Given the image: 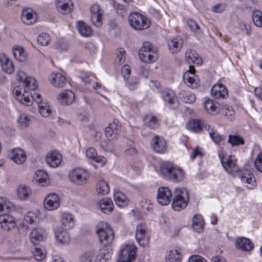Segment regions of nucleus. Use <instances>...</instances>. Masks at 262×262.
Returning a JSON list of instances; mask_svg holds the SVG:
<instances>
[{
  "label": "nucleus",
  "mask_w": 262,
  "mask_h": 262,
  "mask_svg": "<svg viewBox=\"0 0 262 262\" xmlns=\"http://www.w3.org/2000/svg\"><path fill=\"white\" fill-rule=\"evenodd\" d=\"M37 217V214L33 212H28L24 216V220L29 224L34 223Z\"/></svg>",
  "instance_id": "nucleus-61"
},
{
  "label": "nucleus",
  "mask_w": 262,
  "mask_h": 262,
  "mask_svg": "<svg viewBox=\"0 0 262 262\" xmlns=\"http://www.w3.org/2000/svg\"><path fill=\"white\" fill-rule=\"evenodd\" d=\"M14 209L13 205L5 199L0 198V228L3 230L9 231L16 226L14 218L8 213Z\"/></svg>",
  "instance_id": "nucleus-2"
},
{
  "label": "nucleus",
  "mask_w": 262,
  "mask_h": 262,
  "mask_svg": "<svg viewBox=\"0 0 262 262\" xmlns=\"http://www.w3.org/2000/svg\"><path fill=\"white\" fill-rule=\"evenodd\" d=\"M16 79L21 82L24 86L23 89L19 86L14 89L13 93L16 100L21 104L27 106L31 105L32 100H34L38 103V105L39 103H43L41 101L40 94L34 93L32 95L28 92L29 90L34 91L37 88V82L34 78L27 76L24 72L19 71L17 73Z\"/></svg>",
  "instance_id": "nucleus-1"
},
{
  "label": "nucleus",
  "mask_w": 262,
  "mask_h": 262,
  "mask_svg": "<svg viewBox=\"0 0 262 262\" xmlns=\"http://www.w3.org/2000/svg\"><path fill=\"white\" fill-rule=\"evenodd\" d=\"M136 248L134 246L126 245L120 250L118 262H131L136 256Z\"/></svg>",
  "instance_id": "nucleus-11"
},
{
  "label": "nucleus",
  "mask_w": 262,
  "mask_h": 262,
  "mask_svg": "<svg viewBox=\"0 0 262 262\" xmlns=\"http://www.w3.org/2000/svg\"><path fill=\"white\" fill-rule=\"evenodd\" d=\"M182 255L177 250H172L166 258V262H181Z\"/></svg>",
  "instance_id": "nucleus-42"
},
{
  "label": "nucleus",
  "mask_w": 262,
  "mask_h": 262,
  "mask_svg": "<svg viewBox=\"0 0 262 262\" xmlns=\"http://www.w3.org/2000/svg\"><path fill=\"white\" fill-rule=\"evenodd\" d=\"M44 207L48 210L57 209L60 205L58 195L55 193H49L44 200Z\"/></svg>",
  "instance_id": "nucleus-15"
},
{
  "label": "nucleus",
  "mask_w": 262,
  "mask_h": 262,
  "mask_svg": "<svg viewBox=\"0 0 262 262\" xmlns=\"http://www.w3.org/2000/svg\"><path fill=\"white\" fill-rule=\"evenodd\" d=\"M34 178L40 183H46L48 180V174L43 170H38L36 172Z\"/></svg>",
  "instance_id": "nucleus-48"
},
{
  "label": "nucleus",
  "mask_w": 262,
  "mask_h": 262,
  "mask_svg": "<svg viewBox=\"0 0 262 262\" xmlns=\"http://www.w3.org/2000/svg\"><path fill=\"white\" fill-rule=\"evenodd\" d=\"M97 154L96 149L93 147H89L86 150V155L90 160H93Z\"/></svg>",
  "instance_id": "nucleus-63"
},
{
  "label": "nucleus",
  "mask_w": 262,
  "mask_h": 262,
  "mask_svg": "<svg viewBox=\"0 0 262 262\" xmlns=\"http://www.w3.org/2000/svg\"><path fill=\"white\" fill-rule=\"evenodd\" d=\"M13 54L15 58L20 62L24 61L27 59V54L21 46H14L13 47Z\"/></svg>",
  "instance_id": "nucleus-37"
},
{
  "label": "nucleus",
  "mask_w": 262,
  "mask_h": 262,
  "mask_svg": "<svg viewBox=\"0 0 262 262\" xmlns=\"http://www.w3.org/2000/svg\"><path fill=\"white\" fill-rule=\"evenodd\" d=\"M46 234L45 230L42 228L37 227L33 229L30 234L31 242L34 245H37L42 241Z\"/></svg>",
  "instance_id": "nucleus-25"
},
{
  "label": "nucleus",
  "mask_w": 262,
  "mask_h": 262,
  "mask_svg": "<svg viewBox=\"0 0 262 262\" xmlns=\"http://www.w3.org/2000/svg\"><path fill=\"white\" fill-rule=\"evenodd\" d=\"M226 8V4L225 3H219L212 7L211 11L214 13H221L224 11Z\"/></svg>",
  "instance_id": "nucleus-58"
},
{
  "label": "nucleus",
  "mask_w": 262,
  "mask_h": 262,
  "mask_svg": "<svg viewBox=\"0 0 262 262\" xmlns=\"http://www.w3.org/2000/svg\"><path fill=\"white\" fill-rule=\"evenodd\" d=\"M51 83L55 87L62 88L66 84V78L61 74L53 73L50 76Z\"/></svg>",
  "instance_id": "nucleus-29"
},
{
  "label": "nucleus",
  "mask_w": 262,
  "mask_h": 262,
  "mask_svg": "<svg viewBox=\"0 0 262 262\" xmlns=\"http://www.w3.org/2000/svg\"><path fill=\"white\" fill-rule=\"evenodd\" d=\"M222 111L224 116L229 120H232L235 116V111L232 109V107L225 105L222 108Z\"/></svg>",
  "instance_id": "nucleus-49"
},
{
  "label": "nucleus",
  "mask_w": 262,
  "mask_h": 262,
  "mask_svg": "<svg viewBox=\"0 0 262 262\" xmlns=\"http://www.w3.org/2000/svg\"><path fill=\"white\" fill-rule=\"evenodd\" d=\"M18 123L22 126L27 127L30 123V118L26 114H21L18 118Z\"/></svg>",
  "instance_id": "nucleus-56"
},
{
  "label": "nucleus",
  "mask_w": 262,
  "mask_h": 262,
  "mask_svg": "<svg viewBox=\"0 0 262 262\" xmlns=\"http://www.w3.org/2000/svg\"><path fill=\"white\" fill-rule=\"evenodd\" d=\"M35 259L38 261H40L45 257V254L39 249L36 248L33 252Z\"/></svg>",
  "instance_id": "nucleus-62"
},
{
  "label": "nucleus",
  "mask_w": 262,
  "mask_h": 262,
  "mask_svg": "<svg viewBox=\"0 0 262 262\" xmlns=\"http://www.w3.org/2000/svg\"><path fill=\"white\" fill-rule=\"evenodd\" d=\"M96 232L99 242L104 247L110 246L113 242L114 233L110 226L106 222H101L96 226Z\"/></svg>",
  "instance_id": "nucleus-4"
},
{
  "label": "nucleus",
  "mask_w": 262,
  "mask_h": 262,
  "mask_svg": "<svg viewBox=\"0 0 262 262\" xmlns=\"http://www.w3.org/2000/svg\"><path fill=\"white\" fill-rule=\"evenodd\" d=\"M122 74L124 79H127L129 77L130 74V68L128 65H124L121 69Z\"/></svg>",
  "instance_id": "nucleus-64"
},
{
  "label": "nucleus",
  "mask_w": 262,
  "mask_h": 262,
  "mask_svg": "<svg viewBox=\"0 0 262 262\" xmlns=\"http://www.w3.org/2000/svg\"><path fill=\"white\" fill-rule=\"evenodd\" d=\"M55 234L56 238L59 243L66 244L70 242V237L66 229L60 227L57 228L55 231Z\"/></svg>",
  "instance_id": "nucleus-31"
},
{
  "label": "nucleus",
  "mask_w": 262,
  "mask_h": 262,
  "mask_svg": "<svg viewBox=\"0 0 262 262\" xmlns=\"http://www.w3.org/2000/svg\"><path fill=\"white\" fill-rule=\"evenodd\" d=\"M50 39V36L48 34L43 33L38 36L37 41L42 46H47L49 43Z\"/></svg>",
  "instance_id": "nucleus-52"
},
{
  "label": "nucleus",
  "mask_w": 262,
  "mask_h": 262,
  "mask_svg": "<svg viewBox=\"0 0 262 262\" xmlns=\"http://www.w3.org/2000/svg\"><path fill=\"white\" fill-rule=\"evenodd\" d=\"M130 27L136 30H142L150 27V21L145 16L137 12H133L128 17Z\"/></svg>",
  "instance_id": "nucleus-7"
},
{
  "label": "nucleus",
  "mask_w": 262,
  "mask_h": 262,
  "mask_svg": "<svg viewBox=\"0 0 262 262\" xmlns=\"http://www.w3.org/2000/svg\"><path fill=\"white\" fill-rule=\"evenodd\" d=\"M106 249L97 251L90 249L81 253L79 257V262H106L110 258V254Z\"/></svg>",
  "instance_id": "nucleus-5"
},
{
  "label": "nucleus",
  "mask_w": 262,
  "mask_h": 262,
  "mask_svg": "<svg viewBox=\"0 0 262 262\" xmlns=\"http://www.w3.org/2000/svg\"><path fill=\"white\" fill-rule=\"evenodd\" d=\"M151 145L156 152L163 153L166 150L167 144L162 137L156 135L152 138Z\"/></svg>",
  "instance_id": "nucleus-18"
},
{
  "label": "nucleus",
  "mask_w": 262,
  "mask_h": 262,
  "mask_svg": "<svg viewBox=\"0 0 262 262\" xmlns=\"http://www.w3.org/2000/svg\"><path fill=\"white\" fill-rule=\"evenodd\" d=\"M160 174L165 179L173 182L182 181L185 176L184 171L173 163L164 161L160 166Z\"/></svg>",
  "instance_id": "nucleus-3"
},
{
  "label": "nucleus",
  "mask_w": 262,
  "mask_h": 262,
  "mask_svg": "<svg viewBox=\"0 0 262 262\" xmlns=\"http://www.w3.org/2000/svg\"><path fill=\"white\" fill-rule=\"evenodd\" d=\"M32 193L31 189L24 185H20L17 188V196L20 200H26L31 195Z\"/></svg>",
  "instance_id": "nucleus-39"
},
{
  "label": "nucleus",
  "mask_w": 262,
  "mask_h": 262,
  "mask_svg": "<svg viewBox=\"0 0 262 262\" xmlns=\"http://www.w3.org/2000/svg\"><path fill=\"white\" fill-rule=\"evenodd\" d=\"M98 205V207L104 213L108 214L113 210L114 204L110 198L102 199L99 201Z\"/></svg>",
  "instance_id": "nucleus-27"
},
{
  "label": "nucleus",
  "mask_w": 262,
  "mask_h": 262,
  "mask_svg": "<svg viewBox=\"0 0 262 262\" xmlns=\"http://www.w3.org/2000/svg\"><path fill=\"white\" fill-rule=\"evenodd\" d=\"M90 177L88 171L84 169L77 168L69 172V178L72 183L76 185L85 184Z\"/></svg>",
  "instance_id": "nucleus-9"
},
{
  "label": "nucleus",
  "mask_w": 262,
  "mask_h": 262,
  "mask_svg": "<svg viewBox=\"0 0 262 262\" xmlns=\"http://www.w3.org/2000/svg\"><path fill=\"white\" fill-rule=\"evenodd\" d=\"M185 58L189 64V69L194 66H200L202 63V59L199 55L191 49L188 50L185 53Z\"/></svg>",
  "instance_id": "nucleus-19"
},
{
  "label": "nucleus",
  "mask_w": 262,
  "mask_h": 262,
  "mask_svg": "<svg viewBox=\"0 0 262 262\" xmlns=\"http://www.w3.org/2000/svg\"><path fill=\"white\" fill-rule=\"evenodd\" d=\"M76 27L79 33L82 36L90 37L92 34L93 31L91 28L84 21H78Z\"/></svg>",
  "instance_id": "nucleus-33"
},
{
  "label": "nucleus",
  "mask_w": 262,
  "mask_h": 262,
  "mask_svg": "<svg viewBox=\"0 0 262 262\" xmlns=\"http://www.w3.org/2000/svg\"><path fill=\"white\" fill-rule=\"evenodd\" d=\"M142 211L144 212L149 211L152 209V204L149 200H143L140 202Z\"/></svg>",
  "instance_id": "nucleus-57"
},
{
  "label": "nucleus",
  "mask_w": 262,
  "mask_h": 262,
  "mask_svg": "<svg viewBox=\"0 0 262 262\" xmlns=\"http://www.w3.org/2000/svg\"><path fill=\"white\" fill-rule=\"evenodd\" d=\"M239 177L242 182L245 184L254 185L255 183V179L252 174L249 171H245L242 172Z\"/></svg>",
  "instance_id": "nucleus-43"
},
{
  "label": "nucleus",
  "mask_w": 262,
  "mask_h": 262,
  "mask_svg": "<svg viewBox=\"0 0 262 262\" xmlns=\"http://www.w3.org/2000/svg\"><path fill=\"white\" fill-rule=\"evenodd\" d=\"M169 50L172 53L179 52L182 48L183 40L180 36L172 38L168 42Z\"/></svg>",
  "instance_id": "nucleus-26"
},
{
  "label": "nucleus",
  "mask_w": 262,
  "mask_h": 262,
  "mask_svg": "<svg viewBox=\"0 0 262 262\" xmlns=\"http://www.w3.org/2000/svg\"><path fill=\"white\" fill-rule=\"evenodd\" d=\"M189 200L188 191L185 188H176L171 203L172 209L177 211L184 209L187 206Z\"/></svg>",
  "instance_id": "nucleus-6"
},
{
  "label": "nucleus",
  "mask_w": 262,
  "mask_h": 262,
  "mask_svg": "<svg viewBox=\"0 0 262 262\" xmlns=\"http://www.w3.org/2000/svg\"><path fill=\"white\" fill-rule=\"evenodd\" d=\"M254 166L258 171L262 173V153L257 155L254 160Z\"/></svg>",
  "instance_id": "nucleus-60"
},
{
  "label": "nucleus",
  "mask_w": 262,
  "mask_h": 262,
  "mask_svg": "<svg viewBox=\"0 0 262 262\" xmlns=\"http://www.w3.org/2000/svg\"><path fill=\"white\" fill-rule=\"evenodd\" d=\"M21 19L26 24H32L36 21V15L31 10H25L23 12Z\"/></svg>",
  "instance_id": "nucleus-35"
},
{
  "label": "nucleus",
  "mask_w": 262,
  "mask_h": 262,
  "mask_svg": "<svg viewBox=\"0 0 262 262\" xmlns=\"http://www.w3.org/2000/svg\"><path fill=\"white\" fill-rule=\"evenodd\" d=\"M55 5L58 11L63 14H70L74 8L71 0H56Z\"/></svg>",
  "instance_id": "nucleus-17"
},
{
  "label": "nucleus",
  "mask_w": 262,
  "mask_h": 262,
  "mask_svg": "<svg viewBox=\"0 0 262 262\" xmlns=\"http://www.w3.org/2000/svg\"><path fill=\"white\" fill-rule=\"evenodd\" d=\"M236 246L242 251H249L253 248V244L248 238L245 237H240L236 239Z\"/></svg>",
  "instance_id": "nucleus-28"
},
{
  "label": "nucleus",
  "mask_w": 262,
  "mask_h": 262,
  "mask_svg": "<svg viewBox=\"0 0 262 262\" xmlns=\"http://www.w3.org/2000/svg\"><path fill=\"white\" fill-rule=\"evenodd\" d=\"M252 20L256 26L262 27V12L257 10L253 11Z\"/></svg>",
  "instance_id": "nucleus-46"
},
{
  "label": "nucleus",
  "mask_w": 262,
  "mask_h": 262,
  "mask_svg": "<svg viewBox=\"0 0 262 262\" xmlns=\"http://www.w3.org/2000/svg\"><path fill=\"white\" fill-rule=\"evenodd\" d=\"M140 59L145 63H151L158 58V54L156 49L153 48L149 42H144L139 51Z\"/></svg>",
  "instance_id": "nucleus-8"
},
{
  "label": "nucleus",
  "mask_w": 262,
  "mask_h": 262,
  "mask_svg": "<svg viewBox=\"0 0 262 262\" xmlns=\"http://www.w3.org/2000/svg\"><path fill=\"white\" fill-rule=\"evenodd\" d=\"M161 97L166 104L171 108H174L178 106L177 99L176 96L172 90L165 89L161 92Z\"/></svg>",
  "instance_id": "nucleus-13"
},
{
  "label": "nucleus",
  "mask_w": 262,
  "mask_h": 262,
  "mask_svg": "<svg viewBox=\"0 0 262 262\" xmlns=\"http://www.w3.org/2000/svg\"><path fill=\"white\" fill-rule=\"evenodd\" d=\"M209 136L212 140L216 144H219L224 140V136L219 134L216 131L211 129L209 132Z\"/></svg>",
  "instance_id": "nucleus-51"
},
{
  "label": "nucleus",
  "mask_w": 262,
  "mask_h": 262,
  "mask_svg": "<svg viewBox=\"0 0 262 262\" xmlns=\"http://www.w3.org/2000/svg\"><path fill=\"white\" fill-rule=\"evenodd\" d=\"M0 62L2 65V67L3 70H6L7 71H9L10 70L8 69L7 68H5L7 64H9L10 66L11 62L12 61L9 59L8 56L5 54H2L0 55Z\"/></svg>",
  "instance_id": "nucleus-54"
},
{
  "label": "nucleus",
  "mask_w": 262,
  "mask_h": 262,
  "mask_svg": "<svg viewBox=\"0 0 262 262\" xmlns=\"http://www.w3.org/2000/svg\"><path fill=\"white\" fill-rule=\"evenodd\" d=\"M239 29L245 32L247 35H250L251 34L250 26L245 21H241L239 24Z\"/></svg>",
  "instance_id": "nucleus-59"
},
{
  "label": "nucleus",
  "mask_w": 262,
  "mask_h": 262,
  "mask_svg": "<svg viewBox=\"0 0 262 262\" xmlns=\"http://www.w3.org/2000/svg\"><path fill=\"white\" fill-rule=\"evenodd\" d=\"M219 156L224 169L228 173L234 175L235 173L237 172L239 170V168L236 163L232 159H228L226 161H224L220 151H219Z\"/></svg>",
  "instance_id": "nucleus-22"
},
{
  "label": "nucleus",
  "mask_w": 262,
  "mask_h": 262,
  "mask_svg": "<svg viewBox=\"0 0 262 262\" xmlns=\"http://www.w3.org/2000/svg\"><path fill=\"white\" fill-rule=\"evenodd\" d=\"M228 142L230 143L232 146H238L243 145L245 143L244 138L238 135H230L228 139Z\"/></svg>",
  "instance_id": "nucleus-41"
},
{
  "label": "nucleus",
  "mask_w": 262,
  "mask_h": 262,
  "mask_svg": "<svg viewBox=\"0 0 262 262\" xmlns=\"http://www.w3.org/2000/svg\"><path fill=\"white\" fill-rule=\"evenodd\" d=\"M145 126L151 129H156L159 126V121L158 118L152 115H146L143 119Z\"/></svg>",
  "instance_id": "nucleus-32"
},
{
  "label": "nucleus",
  "mask_w": 262,
  "mask_h": 262,
  "mask_svg": "<svg viewBox=\"0 0 262 262\" xmlns=\"http://www.w3.org/2000/svg\"><path fill=\"white\" fill-rule=\"evenodd\" d=\"M211 94L215 99H225L228 96L227 89L221 83L214 84L211 90Z\"/></svg>",
  "instance_id": "nucleus-20"
},
{
  "label": "nucleus",
  "mask_w": 262,
  "mask_h": 262,
  "mask_svg": "<svg viewBox=\"0 0 262 262\" xmlns=\"http://www.w3.org/2000/svg\"><path fill=\"white\" fill-rule=\"evenodd\" d=\"M195 69L191 67L183 75V80L185 83L192 89H195L199 85L198 80L194 78Z\"/></svg>",
  "instance_id": "nucleus-23"
},
{
  "label": "nucleus",
  "mask_w": 262,
  "mask_h": 262,
  "mask_svg": "<svg viewBox=\"0 0 262 262\" xmlns=\"http://www.w3.org/2000/svg\"><path fill=\"white\" fill-rule=\"evenodd\" d=\"M135 236L141 246L145 247L148 244L149 235L147 228L144 224H140L137 226Z\"/></svg>",
  "instance_id": "nucleus-10"
},
{
  "label": "nucleus",
  "mask_w": 262,
  "mask_h": 262,
  "mask_svg": "<svg viewBox=\"0 0 262 262\" xmlns=\"http://www.w3.org/2000/svg\"><path fill=\"white\" fill-rule=\"evenodd\" d=\"M114 198L118 206L123 207L128 204V200L125 195L120 191H115Z\"/></svg>",
  "instance_id": "nucleus-38"
},
{
  "label": "nucleus",
  "mask_w": 262,
  "mask_h": 262,
  "mask_svg": "<svg viewBox=\"0 0 262 262\" xmlns=\"http://www.w3.org/2000/svg\"><path fill=\"white\" fill-rule=\"evenodd\" d=\"M218 105L217 103L209 99L206 100L204 104L205 110L211 115H216L219 113L220 108Z\"/></svg>",
  "instance_id": "nucleus-34"
},
{
  "label": "nucleus",
  "mask_w": 262,
  "mask_h": 262,
  "mask_svg": "<svg viewBox=\"0 0 262 262\" xmlns=\"http://www.w3.org/2000/svg\"><path fill=\"white\" fill-rule=\"evenodd\" d=\"M113 6L117 13L121 15L122 16L125 15L126 12V9L125 6L121 4H119L116 2H114Z\"/></svg>",
  "instance_id": "nucleus-55"
},
{
  "label": "nucleus",
  "mask_w": 262,
  "mask_h": 262,
  "mask_svg": "<svg viewBox=\"0 0 262 262\" xmlns=\"http://www.w3.org/2000/svg\"><path fill=\"white\" fill-rule=\"evenodd\" d=\"M75 98L74 93L69 90H65L58 96L59 102L63 105L71 104Z\"/></svg>",
  "instance_id": "nucleus-24"
},
{
  "label": "nucleus",
  "mask_w": 262,
  "mask_h": 262,
  "mask_svg": "<svg viewBox=\"0 0 262 262\" xmlns=\"http://www.w3.org/2000/svg\"><path fill=\"white\" fill-rule=\"evenodd\" d=\"M125 60V51L123 48H119L117 52L116 63L119 65L123 64Z\"/></svg>",
  "instance_id": "nucleus-50"
},
{
  "label": "nucleus",
  "mask_w": 262,
  "mask_h": 262,
  "mask_svg": "<svg viewBox=\"0 0 262 262\" xmlns=\"http://www.w3.org/2000/svg\"><path fill=\"white\" fill-rule=\"evenodd\" d=\"M180 99L185 103H191L195 100V96L193 94L182 91L180 94Z\"/></svg>",
  "instance_id": "nucleus-45"
},
{
  "label": "nucleus",
  "mask_w": 262,
  "mask_h": 262,
  "mask_svg": "<svg viewBox=\"0 0 262 262\" xmlns=\"http://www.w3.org/2000/svg\"><path fill=\"white\" fill-rule=\"evenodd\" d=\"M91 20L97 27H100L102 24V13L100 8L98 5H93L91 8Z\"/></svg>",
  "instance_id": "nucleus-21"
},
{
  "label": "nucleus",
  "mask_w": 262,
  "mask_h": 262,
  "mask_svg": "<svg viewBox=\"0 0 262 262\" xmlns=\"http://www.w3.org/2000/svg\"><path fill=\"white\" fill-rule=\"evenodd\" d=\"M61 223L66 229H72L75 225L73 215L70 213H63L61 214Z\"/></svg>",
  "instance_id": "nucleus-30"
},
{
  "label": "nucleus",
  "mask_w": 262,
  "mask_h": 262,
  "mask_svg": "<svg viewBox=\"0 0 262 262\" xmlns=\"http://www.w3.org/2000/svg\"><path fill=\"white\" fill-rule=\"evenodd\" d=\"M38 107L39 112L41 116L44 117H47L50 115L51 110L50 106L47 103L43 102L39 103Z\"/></svg>",
  "instance_id": "nucleus-47"
},
{
  "label": "nucleus",
  "mask_w": 262,
  "mask_h": 262,
  "mask_svg": "<svg viewBox=\"0 0 262 262\" xmlns=\"http://www.w3.org/2000/svg\"><path fill=\"white\" fill-rule=\"evenodd\" d=\"M202 121L199 119L190 120L187 124L188 128L195 133H199L202 130Z\"/></svg>",
  "instance_id": "nucleus-40"
},
{
  "label": "nucleus",
  "mask_w": 262,
  "mask_h": 262,
  "mask_svg": "<svg viewBox=\"0 0 262 262\" xmlns=\"http://www.w3.org/2000/svg\"><path fill=\"white\" fill-rule=\"evenodd\" d=\"M8 158L17 164L24 163L27 159V155L24 150L19 148L10 149L8 151Z\"/></svg>",
  "instance_id": "nucleus-12"
},
{
  "label": "nucleus",
  "mask_w": 262,
  "mask_h": 262,
  "mask_svg": "<svg viewBox=\"0 0 262 262\" xmlns=\"http://www.w3.org/2000/svg\"><path fill=\"white\" fill-rule=\"evenodd\" d=\"M110 190L108 184L103 180H100L97 184V191L98 193L102 195L106 194Z\"/></svg>",
  "instance_id": "nucleus-44"
},
{
  "label": "nucleus",
  "mask_w": 262,
  "mask_h": 262,
  "mask_svg": "<svg viewBox=\"0 0 262 262\" xmlns=\"http://www.w3.org/2000/svg\"><path fill=\"white\" fill-rule=\"evenodd\" d=\"M189 28L193 32L199 34L201 29L198 23L192 19H189L187 22Z\"/></svg>",
  "instance_id": "nucleus-53"
},
{
  "label": "nucleus",
  "mask_w": 262,
  "mask_h": 262,
  "mask_svg": "<svg viewBox=\"0 0 262 262\" xmlns=\"http://www.w3.org/2000/svg\"><path fill=\"white\" fill-rule=\"evenodd\" d=\"M172 197V193L168 187H161L158 189L157 200L162 205H168Z\"/></svg>",
  "instance_id": "nucleus-16"
},
{
  "label": "nucleus",
  "mask_w": 262,
  "mask_h": 262,
  "mask_svg": "<svg viewBox=\"0 0 262 262\" xmlns=\"http://www.w3.org/2000/svg\"><path fill=\"white\" fill-rule=\"evenodd\" d=\"M62 157L57 150H53L49 152L46 157V161L48 165L53 168H56L60 166Z\"/></svg>",
  "instance_id": "nucleus-14"
},
{
  "label": "nucleus",
  "mask_w": 262,
  "mask_h": 262,
  "mask_svg": "<svg viewBox=\"0 0 262 262\" xmlns=\"http://www.w3.org/2000/svg\"><path fill=\"white\" fill-rule=\"evenodd\" d=\"M204 222L202 216L200 214L195 215L192 219V228L198 233L204 230Z\"/></svg>",
  "instance_id": "nucleus-36"
}]
</instances>
